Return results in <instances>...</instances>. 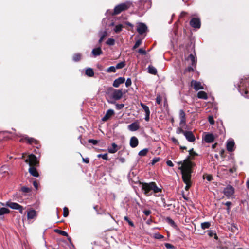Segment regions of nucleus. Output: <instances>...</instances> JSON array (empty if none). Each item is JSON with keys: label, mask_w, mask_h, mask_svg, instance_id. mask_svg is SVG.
<instances>
[{"label": "nucleus", "mask_w": 249, "mask_h": 249, "mask_svg": "<svg viewBox=\"0 0 249 249\" xmlns=\"http://www.w3.org/2000/svg\"><path fill=\"white\" fill-rule=\"evenodd\" d=\"M195 166V164L192 162H189L188 160H186L185 163L179 169L181 170L182 179L184 182L186 184L185 190H188L191 185V177L192 173V168Z\"/></svg>", "instance_id": "obj_1"}, {"label": "nucleus", "mask_w": 249, "mask_h": 249, "mask_svg": "<svg viewBox=\"0 0 249 249\" xmlns=\"http://www.w3.org/2000/svg\"><path fill=\"white\" fill-rule=\"evenodd\" d=\"M25 162L28 163L30 166L29 169L30 174L34 177H38L39 174L35 167L39 164L36 157L34 154H30L28 156V158L25 160Z\"/></svg>", "instance_id": "obj_2"}, {"label": "nucleus", "mask_w": 249, "mask_h": 249, "mask_svg": "<svg viewBox=\"0 0 249 249\" xmlns=\"http://www.w3.org/2000/svg\"><path fill=\"white\" fill-rule=\"evenodd\" d=\"M142 189L144 191V194L147 196L151 195V191L154 193H158L161 192V189L159 188L154 182L148 183H142Z\"/></svg>", "instance_id": "obj_3"}, {"label": "nucleus", "mask_w": 249, "mask_h": 249, "mask_svg": "<svg viewBox=\"0 0 249 249\" xmlns=\"http://www.w3.org/2000/svg\"><path fill=\"white\" fill-rule=\"evenodd\" d=\"M108 91L110 92L111 97L115 100H120L123 95L122 89H115L112 88H110Z\"/></svg>", "instance_id": "obj_4"}, {"label": "nucleus", "mask_w": 249, "mask_h": 249, "mask_svg": "<svg viewBox=\"0 0 249 249\" xmlns=\"http://www.w3.org/2000/svg\"><path fill=\"white\" fill-rule=\"evenodd\" d=\"M130 5L131 4L129 2L121 3L118 5L114 8L113 14L114 15H118L121 12L128 9Z\"/></svg>", "instance_id": "obj_5"}, {"label": "nucleus", "mask_w": 249, "mask_h": 249, "mask_svg": "<svg viewBox=\"0 0 249 249\" xmlns=\"http://www.w3.org/2000/svg\"><path fill=\"white\" fill-rule=\"evenodd\" d=\"M6 206L12 209L18 210L20 213H22V211L23 210V207L17 203L9 201L6 202Z\"/></svg>", "instance_id": "obj_6"}, {"label": "nucleus", "mask_w": 249, "mask_h": 249, "mask_svg": "<svg viewBox=\"0 0 249 249\" xmlns=\"http://www.w3.org/2000/svg\"><path fill=\"white\" fill-rule=\"evenodd\" d=\"M223 193L228 198H229L233 195L234 188L232 186L228 185L224 189Z\"/></svg>", "instance_id": "obj_7"}, {"label": "nucleus", "mask_w": 249, "mask_h": 249, "mask_svg": "<svg viewBox=\"0 0 249 249\" xmlns=\"http://www.w3.org/2000/svg\"><path fill=\"white\" fill-rule=\"evenodd\" d=\"M191 86L196 91L204 89V87L202 84L200 82L197 81L196 80H192L191 81Z\"/></svg>", "instance_id": "obj_8"}, {"label": "nucleus", "mask_w": 249, "mask_h": 249, "mask_svg": "<svg viewBox=\"0 0 249 249\" xmlns=\"http://www.w3.org/2000/svg\"><path fill=\"white\" fill-rule=\"evenodd\" d=\"M191 27L194 28L199 29L201 26V22L199 18H194L190 21Z\"/></svg>", "instance_id": "obj_9"}, {"label": "nucleus", "mask_w": 249, "mask_h": 249, "mask_svg": "<svg viewBox=\"0 0 249 249\" xmlns=\"http://www.w3.org/2000/svg\"><path fill=\"white\" fill-rule=\"evenodd\" d=\"M147 30L146 25L143 23H139L137 26V31L140 34L142 35Z\"/></svg>", "instance_id": "obj_10"}, {"label": "nucleus", "mask_w": 249, "mask_h": 249, "mask_svg": "<svg viewBox=\"0 0 249 249\" xmlns=\"http://www.w3.org/2000/svg\"><path fill=\"white\" fill-rule=\"evenodd\" d=\"M24 141H26L29 144H37L38 143V141L33 138H30L28 137H25V138H21L19 141L20 142H23Z\"/></svg>", "instance_id": "obj_11"}, {"label": "nucleus", "mask_w": 249, "mask_h": 249, "mask_svg": "<svg viewBox=\"0 0 249 249\" xmlns=\"http://www.w3.org/2000/svg\"><path fill=\"white\" fill-rule=\"evenodd\" d=\"M184 135L187 141L190 142H193L195 141V137L191 131H186L184 132Z\"/></svg>", "instance_id": "obj_12"}, {"label": "nucleus", "mask_w": 249, "mask_h": 249, "mask_svg": "<svg viewBox=\"0 0 249 249\" xmlns=\"http://www.w3.org/2000/svg\"><path fill=\"white\" fill-rule=\"evenodd\" d=\"M189 156L184 160L183 162H180L178 163L179 164H181V166L183 165L185 163L186 160H188L189 162H191V160L193 159L194 156L197 155V154L194 151L193 149H191L189 151Z\"/></svg>", "instance_id": "obj_13"}, {"label": "nucleus", "mask_w": 249, "mask_h": 249, "mask_svg": "<svg viewBox=\"0 0 249 249\" xmlns=\"http://www.w3.org/2000/svg\"><path fill=\"white\" fill-rule=\"evenodd\" d=\"M114 114V111L113 109H108L105 115L102 118V120L104 122L107 121Z\"/></svg>", "instance_id": "obj_14"}, {"label": "nucleus", "mask_w": 249, "mask_h": 249, "mask_svg": "<svg viewBox=\"0 0 249 249\" xmlns=\"http://www.w3.org/2000/svg\"><path fill=\"white\" fill-rule=\"evenodd\" d=\"M128 129L131 131H135L140 128L139 124L138 122H135L128 126Z\"/></svg>", "instance_id": "obj_15"}, {"label": "nucleus", "mask_w": 249, "mask_h": 249, "mask_svg": "<svg viewBox=\"0 0 249 249\" xmlns=\"http://www.w3.org/2000/svg\"><path fill=\"white\" fill-rule=\"evenodd\" d=\"M214 136L213 134L211 133L206 134L204 137V140L207 143H211L214 140Z\"/></svg>", "instance_id": "obj_16"}, {"label": "nucleus", "mask_w": 249, "mask_h": 249, "mask_svg": "<svg viewBox=\"0 0 249 249\" xmlns=\"http://www.w3.org/2000/svg\"><path fill=\"white\" fill-rule=\"evenodd\" d=\"M125 78L124 77H119L115 79L113 83V86L115 88H118L121 84L125 82Z\"/></svg>", "instance_id": "obj_17"}, {"label": "nucleus", "mask_w": 249, "mask_h": 249, "mask_svg": "<svg viewBox=\"0 0 249 249\" xmlns=\"http://www.w3.org/2000/svg\"><path fill=\"white\" fill-rule=\"evenodd\" d=\"M234 142L232 140H229L227 142V149L229 152H232L234 150Z\"/></svg>", "instance_id": "obj_18"}, {"label": "nucleus", "mask_w": 249, "mask_h": 249, "mask_svg": "<svg viewBox=\"0 0 249 249\" xmlns=\"http://www.w3.org/2000/svg\"><path fill=\"white\" fill-rule=\"evenodd\" d=\"M187 60L189 62V64H191L193 66H194V67H196V59L194 55L192 54H190L187 58Z\"/></svg>", "instance_id": "obj_19"}, {"label": "nucleus", "mask_w": 249, "mask_h": 249, "mask_svg": "<svg viewBox=\"0 0 249 249\" xmlns=\"http://www.w3.org/2000/svg\"><path fill=\"white\" fill-rule=\"evenodd\" d=\"M138 140L136 137L133 136L131 138L130 140V145L131 147H136L138 145Z\"/></svg>", "instance_id": "obj_20"}, {"label": "nucleus", "mask_w": 249, "mask_h": 249, "mask_svg": "<svg viewBox=\"0 0 249 249\" xmlns=\"http://www.w3.org/2000/svg\"><path fill=\"white\" fill-rule=\"evenodd\" d=\"M180 124H184L186 122L185 113L183 110L179 111Z\"/></svg>", "instance_id": "obj_21"}, {"label": "nucleus", "mask_w": 249, "mask_h": 249, "mask_svg": "<svg viewBox=\"0 0 249 249\" xmlns=\"http://www.w3.org/2000/svg\"><path fill=\"white\" fill-rule=\"evenodd\" d=\"M37 216L36 212L33 209H30L27 212V218H34Z\"/></svg>", "instance_id": "obj_22"}, {"label": "nucleus", "mask_w": 249, "mask_h": 249, "mask_svg": "<svg viewBox=\"0 0 249 249\" xmlns=\"http://www.w3.org/2000/svg\"><path fill=\"white\" fill-rule=\"evenodd\" d=\"M92 53L95 56L99 55L102 53L101 47H99L97 48L93 49L92 51Z\"/></svg>", "instance_id": "obj_23"}, {"label": "nucleus", "mask_w": 249, "mask_h": 249, "mask_svg": "<svg viewBox=\"0 0 249 249\" xmlns=\"http://www.w3.org/2000/svg\"><path fill=\"white\" fill-rule=\"evenodd\" d=\"M118 150V146L115 143L112 144L111 147L108 149V151L110 153H115Z\"/></svg>", "instance_id": "obj_24"}, {"label": "nucleus", "mask_w": 249, "mask_h": 249, "mask_svg": "<svg viewBox=\"0 0 249 249\" xmlns=\"http://www.w3.org/2000/svg\"><path fill=\"white\" fill-rule=\"evenodd\" d=\"M197 97L200 99H207L208 96L207 93L203 91H200L198 92L197 93Z\"/></svg>", "instance_id": "obj_25"}, {"label": "nucleus", "mask_w": 249, "mask_h": 249, "mask_svg": "<svg viewBox=\"0 0 249 249\" xmlns=\"http://www.w3.org/2000/svg\"><path fill=\"white\" fill-rule=\"evenodd\" d=\"M148 71L149 73L152 74H156L157 72L156 69L152 66H148Z\"/></svg>", "instance_id": "obj_26"}, {"label": "nucleus", "mask_w": 249, "mask_h": 249, "mask_svg": "<svg viewBox=\"0 0 249 249\" xmlns=\"http://www.w3.org/2000/svg\"><path fill=\"white\" fill-rule=\"evenodd\" d=\"M140 105L143 108V110L145 111V114L150 113V111L148 106L142 103H141Z\"/></svg>", "instance_id": "obj_27"}, {"label": "nucleus", "mask_w": 249, "mask_h": 249, "mask_svg": "<svg viewBox=\"0 0 249 249\" xmlns=\"http://www.w3.org/2000/svg\"><path fill=\"white\" fill-rule=\"evenodd\" d=\"M86 74L89 76L92 77L94 75V71L91 68H88L86 71Z\"/></svg>", "instance_id": "obj_28"}, {"label": "nucleus", "mask_w": 249, "mask_h": 249, "mask_svg": "<svg viewBox=\"0 0 249 249\" xmlns=\"http://www.w3.org/2000/svg\"><path fill=\"white\" fill-rule=\"evenodd\" d=\"M10 211L9 209L6 208H1L0 209V216L4 214L8 213Z\"/></svg>", "instance_id": "obj_29"}, {"label": "nucleus", "mask_w": 249, "mask_h": 249, "mask_svg": "<svg viewBox=\"0 0 249 249\" xmlns=\"http://www.w3.org/2000/svg\"><path fill=\"white\" fill-rule=\"evenodd\" d=\"M125 64L124 62H121L120 63H118L116 65V66H115L116 69H122L125 66Z\"/></svg>", "instance_id": "obj_30"}, {"label": "nucleus", "mask_w": 249, "mask_h": 249, "mask_svg": "<svg viewBox=\"0 0 249 249\" xmlns=\"http://www.w3.org/2000/svg\"><path fill=\"white\" fill-rule=\"evenodd\" d=\"M166 220H167V222L168 224L171 225L174 228L177 229V226L176 225L175 222L172 219H166Z\"/></svg>", "instance_id": "obj_31"}, {"label": "nucleus", "mask_w": 249, "mask_h": 249, "mask_svg": "<svg viewBox=\"0 0 249 249\" xmlns=\"http://www.w3.org/2000/svg\"><path fill=\"white\" fill-rule=\"evenodd\" d=\"M55 231L63 236H68V234L67 232L64 231L60 230H55Z\"/></svg>", "instance_id": "obj_32"}, {"label": "nucleus", "mask_w": 249, "mask_h": 249, "mask_svg": "<svg viewBox=\"0 0 249 249\" xmlns=\"http://www.w3.org/2000/svg\"><path fill=\"white\" fill-rule=\"evenodd\" d=\"M210 226V223L209 222H205L201 223V228L203 229H208Z\"/></svg>", "instance_id": "obj_33"}, {"label": "nucleus", "mask_w": 249, "mask_h": 249, "mask_svg": "<svg viewBox=\"0 0 249 249\" xmlns=\"http://www.w3.org/2000/svg\"><path fill=\"white\" fill-rule=\"evenodd\" d=\"M148 152V149L145 148L139 152V155L141 156H145Z\"/></svg>", "instance_id": "obj_34"}, {"label": "nucleus", "mask_w": 249, "mask_h": 249, "mask_svg": "<svg viewBox=\"0 0 249 249\" xmlns=\"http://www.w3.org/2000/svg\"><path fill=\"white\" fill-rule=\"evenodd\" d=\"M122 28H123L122 25H121V24L117 25L115 27L114 31L116 33H119L122 31Z\"/></svg>", "instance_id": "obj_35"}, {"label": "nucleus", "mask_w": 249, "mask_h": 249, "mask_svg": "<svg viewBox=\"0 0 249 249\" xmlns=\"http://www.w3.org/2000/svg\"><path fill=\"white\" fill-rule=\"evenodd\" d=\"M81 59V55L80 54H75L73 56V59L74 61H78Z\"/></svg>", "instance_id": "obj_36"}, {"label": "nucleus", "mask_w": 249, "mask_h": 249, "mask_svg": "<svg viewBox=\"0 0 249 249\" xmlns=\"http://www.w3.org/2000/svg\"><path fill=\"white\" fill-rule=\"evenodd\" d=\"M116 68L114 66L109 67L107 70V72H115L116 71Z\"/></svg>", "instance_id": "obj_37"}, {"label": "nucleus", "mask_w": 249, "mask_h": 249, "mask_svg": "<svg viewBox=\"0 0 249 249\" xmlns=\"http://www.w3.org/2000/svg\"><path fill=\"white\" fill-rule=\"evenodd\" d=\"M107 44L109 45H113L115 44V40L113 38H109L107 41Z\"/></svg>", "instance_id": "obj_38"}, {"label": "nucleus", "mask_w": 249, "mask_h": 249, "mask_svg": "<svg viewBox=\"0 0 249 249\" xmlns=\"http://www.w3.org/2000/svg\"><path fill=\"white\" fill-rule=\"evenodd\" d=\"M97 156L98 158H102V159H103L104 160H108V156H107V153L104 154H99V155H98Z\"/></svg>", "instance_id": "obj_39"}, {"label": "nucleus", "mask_w": 249, "mask_h": 249, "mask_svg": "<svg viewBox=\"0 0 249 249\" xmlns=\"http://www.w3.org/2000/svg\"><path fill=\"white\" fill-rule=\"evenodd\" d=\"M69 210L67 207H64L63 209V216L66 217L68 216Z\"/></svg>", "instance_id": "obj_40"}, {"label": "nucleus", "mask_w": 249, "mask_h": 249, "mask_svg": "<svg viewBox=\"0 0 249 249\" xmlns=\"http://www.w3.org/2000/svg\"><path fill=\"white\" fill-rule=\"evenodd\" d=\"M141 43H142V41L141 40H138L136 42L134 46L133 47V49L134 50V49L137 48L141 45Z\"/></svg>", "instance_id": "obj_41"}, {"label": "nucleus", "mask_w": 249, "mask_h": 249, "mask_svg": "<svg viewBox=\"0 0 249 249\" xmlns=\"http://www.w3.org/2000/svg\"><path fill=\"white\" fill-rule=\"evenodd\" d=\"M194 66H189L185 70V72H191L194 71Z\"/></svg>", "instance_id": "obj_42"}, {"label": "nucleus", "mask_w": 249, "mask_h": 249, "mask_svg": "<svg viewBox=\"0 0 249 249\" xmlns=\"http://www.w3.org/2000/svg\"><path fill=\"white\" fill-rule=\"evenodd\" d=\"M107 35V32L106 31H105L104 32H101L99 33L100 36L103 39H104L106 37Z\"/></svg>", "instance_id": "obj_43"}, {"label": "nucleus", "mask_w": 249, "mask_h": 249, "mask_svg": "<svg viewBox=\"0 0 249 249\" xmlns=\"http://www.w3.org/2000/svg\"><path fill=\"white\" fill-rule=\"evenodd\" d=\"M132 84L131 80L130 78H127L126 82H125V86L126 87H129Z\"/></svg>", "instance_id": "obj_44"}, {"label": "nucleus", "mask_w": 249, "mask_h": 249, "mask_svg": "<svg viewBox=\"0 0 249 249\" xmlns=\"http://www.w3.org/2000/svg\"><path fill=\"white\" fill-rule=\"evenodd\" d=\"M21 191L25 193H28L31 191V189L26 187H23L21 188Z\"/></svg>", "instance_id": "obj_45"}, {"label": "nucleus", "mask_w": 249, "mask_h": 249, "mask_svg": "<svg viewBox=\"0 0 249 249\" xmlns=\"http://www.w3.org/2000/svg\"><path fill=\"white\" fill-rule=\"evenodd\" d=\"M124 104H116V107L117 109L119 110L122 108H123L124 107Z\"/></svg>", "instance_id": "obj_46"}, {"label": "nucleus", "mask_w": 249, "mask_h": 249, "mask_svg": "<svg viewBox=\"0 0 249 249\" xmlns=\"http://www.w3.org/2000/svg\"><path fill=\"white\" fill-rule=\"evenodd\" d=\"M208 120L210 124H214V121L213 118L212 116H210L208 117Z\"/></svg>", "instance_id": "obj_47"}, {"label": "nucleus", "mask_w": 249, "mask_h": 249, "mask_svg": "<svg viewBox=\"0 0 249 249\" xmlns=\"http://www.w3.org/2000/svg\"><path fill=\"white\" fill-rule=\"evenodd\" d=\"M159 160H160V158H154V159L152 160V161L151 164H152V165H154V164H155L156 163H157V162H158Z\"/></svg>", "instance_id": "obj_48"}, {"label": "nucleus", "mask_w": 249, "mask_h": 249, "mask_svg": "<svg viewBox=\"0 0 249 249\" xmlns=\"http://www.w3.org/2000/svg\"><path fill=\"white\" fill-rule=\"evenodd\" d=\"M88 142L89 143H92L94 145H95L98 143V141L97 140L93 139H89V140Z\"/></svg>", "instance_id": "obj_49"}, {"label": "nucleus", "mask_w": 249, "mask_h": 249, "mask_svg": "<svg viewBox=\"0 0 249 249\" xmlns=\"http://www.w3.org/2000/svg\"><path fill=\"white\" fill-rule=\"evenodd\" d=\"M143 213L145 216H148L151 214V212L150 210H145L143 211Z\"/></svg>", "instance_id": "obj_50"}, {"label": "nucleus", "mask_w": 249, "mask_h": 249, "mask_svg": "<svg viewBox=\"0 0 249 249\" xmlns=\"http://www.w3.org/2000/svg\"><path fill=\"white\" fill-rule=\"evenodd\" d=\"M154 237L155 238L159 239H160L163 238V236L158 233L155 234Z\"/></svg>", "instance_id": "obj_51"}, {"label": "nucleus", "mask_w": 249, "mask_h": 249, "mask_svg": "<svg viewBox=\"0 0 249 249\" xmlns=\"http://www.w3.org/2000/svg\"><path fill=\"white\" fill-rule=\"evenodd\" d=\"M161 97L158 96L156 98V103L159 105L161 103Z\"/></svg>", "instance_id": "obj_52"}, {"label": "nucleus", "mask_w": 249, "mask_h": 249, "mask_svg": "<svg viewBox=\"0 0 249 249\" xmlns=\"http://www.w3.org/2000/svg\"><path fill=\"white\" fill-rule=\"evenodd\" d=\"M138 52L140 53H141L142 54H143V55H144V54H146V51L144 49H143L142 48H141V49H139Z\"/></svg>", "instance_id": "obj_53"}, {"label": "nucleus", "mask_w": 249, "mask_h": 249, "mask_svg": "<svg viewBox=\"0 0 249 249\" xmlns=\"http://www.w3.org/2000/svg\"><path fill=\"white\" fill-rule=\"evenodd\" d=\"M124 220L128 223L129 225H130L132 227L134 226V224L133 222L130 220V219H124Z\"/></svg>", "instance_id": "obj_54"}, {"label": "nucleus", "mask_w": 249, "mask_h": 249, "mask_svg": "<svg viewBox=\"0 0 249 249\" xmlns=\"http://www.w3.org/2000/svg\"><path fill=\"white\" fill-rule=\"evenodd\" d=\"M165 247L167 248V249H173L174 248V246L169 244V243H166L165 244Z\"/></svg>", "instance_id": "obj_55"}, {"label": "nucleus", "mask_w": 249, "mask_h": 249, "mask_svg": "<svg viewBox=\"0 0 249 249\" xmlns=\"http://www.w3.org/2000/svg\"><path fill=\"white\" fill-rule=\"evenodd\" d=\"M171 140L173 142H174L176 144H178L179 142L174 137L171 138Z\"/></svg>", "instance_id": "obj_56"}, {"label": "nucleus", "mask_w": 249, "mask_h": 249, "mask_svg": "<svg viewBox=\"0 0 249 249\" xmlns=\"http://www.w3.org/2000/svg\"><path fill=\"white\" fill-rule=\"evenodd\" d=\"M166 163L169 166L173 167L174 166L173 162L171 160L167 161Z\"/></svg>", "instance_id": "obj_57"}, {"label": "nucleus", "mask_w": 249, "mask_h": 249, "mask_svg": "<svg viewBox=\"0 0 249 249\" xmlns=\"http://www.w3.org/2000/svg\"><path fill=\"white\" fill-rule=\"evenodd\" d=\"M150 119V113L148 114H145V120L146 121H148Z\"/></svg>", "instance_id": "obj_58"}, {"label": "nucleus", "mask_w": 249, "mask_h": 249, "mask_svg": "<svg viewBox=\"0 0 249 249\" xmlns=\"http://www.w3.org/2000/svg\"><path fill=\"white\" fill-rule=\"evenodd\" d=\"M186 131H184L182 130V129H178L177 131L178 133H182L183 135L184 134V132H185Z\"/></svg>", "instance_id": "obj_59"}, {"label": "nucleus", "mask_w": 249, "mask_h": 249, "mask_svg": "<svg viewBox=\"0 0 249 249\" xmlns=\"http://www.w3.org/2000/svg\"><path fill=\"white\" fill-rule=\"evenodd\" d=\"M83 161L86 163H88L89 162V159L88 158H83Z\"/></svg>", "instance_id": "obj_60"}, {"label": "nucleus", "mask_w": 249, "mask_h": 249, "mask_svg": "<svg viewBox=\"0 0 249 249\" xmlns=\"http://www.w3.org/2000/svg\"><path fill=\"white\" fill-rule=\"evenodd\" d=\"M206 178L209 181L212 180V177L210 175H207Z\"/></svg>", "instance_id": "obj_61"}, {"label": "nucleus", "mask_w": 249, "mask_h": 249, "mask_svg": "<svg viewBox=\"0 0 249 249\" xmlns=\"http://www.w3.org/2000/svg\"><path fill=\"white\" fill-rule=\"evenodd\" d=\"M33 185H34V186L35 187V188H36V189H37V187H38V183H37V182L36 181H34L33 182Z\"/></svg>", "instance_id": "obj_62"}, {"label": "nucleus", "mask_w": 249, "mask_h": 249, "mask_svg": "<svg viewBox=\"0 0 249 249\" xmlns=\"http://www.w3.org/2000/svg\"><path fill=\"white\" fill-rule=\"evenodd\" d=\"M187 14V13L185 12H182L180 14V18H183V17H184Z\"/></svg>", "instance_id": "obj_63"}, {"label": "nucleus", "mask_w": 249, "mask_h": 249, "mask_svg": "<svg viewBox=\"0 0 249 249\" xmlns=\"http://www.w3.org/2000/svg\"><path fill=\"white\" fill-rule=\"evenodd\" d=\"M225 205L228 207V208H229V207L231 205V202H226L225 203Z\"/></svg>", "instance_id": "obj_64"}]
</instances>
